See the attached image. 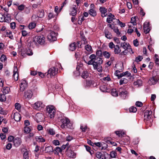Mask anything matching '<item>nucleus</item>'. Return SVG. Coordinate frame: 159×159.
<instances>
[{
  "mask_svg": "<svg viewBox=\"0 0 159 159\" xmlns=\"http://www.w3.org/2000/svg\"><path fill=\"white\" fill-rule=\"evenodd\" d=\"M13 118L16 121H20L21 119V116L20 114L17 112L14 113Z\"/></svg>",
  "mask_w": 159,
  "mask_h": 159,
  "instance_id": "nucleus-17",
  "label": "nucleus"
},
{
  "mask_svg": "<svg viewBox=\"0 0 159 159\" xmlns=\"http://www.w3.org/2000/svg\"><path fill=\"white\" fill-rule=\"evenodd\" d=\"M75 49V44L73 43L70 44L69 46V49L71 51H73Z\"/></svg>",
  "mask_w": 159,
  "mask_h": 159,
  "instance_id": "nucleus-37",
  "label": "nucleus"
},
{
  "mask_svg": "<svg viewBox=\"0 0 159 159\" xmlns=\"http://www.w3.org/2000/svg\"><path fill=\"white\" fill-rule=\"evenodd\" d=\"M36 26L34 22H31L30 23L28 26V27L30 29H32L35 27Z\"/></svg>",
  "mask_w": 159,
  "mask_h": 159,
  "instance_id": "nucleus-47",
  "label": "nucleus"
},
{
  "mask_svg": "<svg viewBox=\"0 0 159 159\" xmlns=\"http://www.w3.org/2000/svg\"><path fill=\"white\" fill-rule=\"evenodd\" d=\"M81 38L82 40L84 41V44H87L88 43L84 35L82 34H80Z\"/></svg>",
  "mask_w": 159,
  "mask_h": 159,
  "instance_id": "nucleus-50",
  "label": "nucleus"
},
{
  "mask_svg": "<svg viewBox=\"0 0 159 159\" xmlns=\"http://www.w3.org/2000/svg\"><path fill=\"white\" fill-rule=\"evenodd\" d=\"M116 156V153L113 151L111 152L110 157L111 158H115Z\"/></svg>",
  "mask_w": 159,
  "mask_h": 159,
  "instance_id": "nucleus-58",
  "label": "nucleus"
},
{
  "mask_svg": "<svg viewBox=\"0 0 159 159\" xmlns=\"http://www.w3.org/2000/svg\"><path fill=\"white\" fill-rule=\"evenodd\" d=\"M24 132L25 133L28 134L30 133L31 129L29 127L25 126L24 128Z\"/></svg>",
  "mask_w": 159,
  "mask_h": 159,
  "instance_id": "nucleus-49",
  "label": "nucleus"
},
{
  "mask_svg": "<svg viewBox=\"0 0 159 159\" xmlns=\"http://www.w3.org/2000/svg\"><path fill=\"white\" fill-rule=\"evenodd\" d=\"M104 33L105 37L108 39H111L112 37V35L111 33L107 30H104Z\"/></svg>",
  "mask_w": 159,
  "mask_h": 159,
  "instance_id": "nucleus-20",
  "label": "nucleus"
},
{
  "mask_svg": "<svg viewBox=\"0 0 159 159\" xmlns=\"http://www.w3.org/2000/svg\"><path fill=\"white\" fill-rule=\"evenodd\" d=\"M0 59L2 62L5 61L7 60L6 56L4 55H2Z\"/></svg>",
  "mask_w": 159,
  "mask_h": 159,
  "instance_id": "nucleus-57",
  "label": "nucleus"
},
{
  "mask_svg": "<svg viewBox=\"0 0 159 159\" xmlns=\"http://www.w3.org/2000/svg\"><path fill=\"white\" fill-rule=\"evenodd\" d=\"M13 143L16 146H18L21 144V141L20 138H16L14 140Z\"/></svg>",
  "mask_w": 159,
  "mask_h": 159,
  "instance_id": "nucleus-22",
  "label": "nucleus"
},
{
  "mask_svg": "<svg viewBox=\"0 0 159 159\" xmlns=\"http://www.w3.org/2000/svg\"><path fill=\"white\" fill-rule=\"evenodd\" d=\"M129 49H125V50L122 52L120 53V55H126L129 52L128 50Z\"/></svg>",
  "mask_w": 159,
  "mask_h": 159,
  "instance_id": "nucleus-62",
  "label": "nucleus"
},
{
  "mask_svg": "<svg viewBox=\"0 0 159 159\" xmlns=\"http://www.w3.org/2000/svg\"><path fill=\"white\" fill-rule=\"evenodd\" d=\"M94 63H98V64H102L103 62V60L100 57H97L94 61Z\"/></svg>",
  "mask_w": 159,
  "mask_h": 159,
  "instance_id": "nucleus-25",
  "label": "nucleus"
},
{
  "mask_svg": "<svg viewBox=\"0 0 159 159\" xmlns=\"http://www.w3.org/2000/svg\"><path fill=\"white\" fill-rule=\"evenodd\" d=\"M143 59V57L142 56H139L138 57H136L135 59V61L136 62H139V61H141L142 59Z\"/></svg>",
  "mask_w": 159,
  "mask_h": 159,
  "instance_id": "nucleus-53",
  "label": "nucleus"
},
{
  "mask_svg": "<svg viewBox=\"0 0 159 159\" xmlns=\"http://www.w3.org/2000/svg\"><path fill=\"white\" fill-rule=\"evenodd\" d=\"M5 16H3L2 14L0 13V21L2 22L5 21Z\"/></svg>",
  "mask_w": 159,
  "mask_h": 159,
  "instance_id": "nucleus-63",
  "label": "nucleus"
},
{
  "mask_svg": "<svg viewBox=\"0 0 159 159\" xmlns=\"http://www.w3.org/2000/svg\"><path fill=\"white\" fill-rule=\"evenodd\" d=\"M121 52V50L117 45L115 46L114 48V52L115 54H118Z\"/></svg>",
  "mask_w": 159,
  "mask_h": 159,
  "instance_id": "nucleus-28",
  "label": "nucleus"
},
{
  "mask_svg": "<svg viewBox=\"0 0 159 159\" xmlns=\"http://www.w3.org/2000/svg\"><path fill=\"white\" fill-rule=\"evenodd\" d=\"M7 36L9 38L11 39H13V36L12 34V32L11 31H7Z\"/></svg>",
  "mask_w": 159,
  "mask_h": 159,
  "instance_id": "nucleus-43",
  "label": "nucleus"
},
{
  "mask_svg": "<svg viewBox=\"0 0 159 159\" xmlns=\"http://www.w3.org/2000/svg\"><path fill=\"white\" fill-rule=\"evenodd\" d=\"M113 31L114 32L117 34L118 36L120 34V33L119 32V30L117 28L114 27V28L113 29Z\"/></svg>",
  "mask_w": 159,
  "mask_h": 159,
  "instance_id": "nucleus-54",
  "label": "nucleus"
},
{
  "mask_svg": "<svg viewBox=\"0 0 159 159\" xmlns=\"http://www.w3.org/2000/svg\"><path fill=\"white\" fill-rule=\"evenodd\" d=\"M94 84V81L93 80H89L87 81V84L88 86H93Z\"/></svg>",
  "mask_w": 159,
  "mask_h": 159,
  "instance_id": "nucleus-41",
  "label": "nucleus"
},
{
  "mask_svg": "<svg viewBox=\"0 0 159 159\" xmlns=\"http://www.w3.org/2000/svg\"><path fill=\"white\" fill-rule=\"evenodd\" d=\"M103 55L105 58H109L110 57V54L106 51L103 52Z\"/></svg>",
  "mask_w": 159,
  "mask_h": 159,
  "instance_id": "nucleus-40",
  "label": "nucleus"
},
{
  "mask_svg": "<svg viewBox=\"0 0 159 159\" xmlns=\"http://www.w3.org/2000/svg\"><path fill=\"white\" fill-rule=\"evenodd\" d=\"M62 152L61 148L58 147H56L53 151L54 153L57 155H58L59 152L61 153Z\"/></svg>",
  "mask_w": 159,
  "mask_h": 159,
  "instance_id": "nucleus-26",
  "label": "nucleus"
},
{
  "mask_svg": "<svg viewBox=\"0 0 159 159\" xmlns=\"http://www.w3.org/2000/svg\"><path fill=\"white\" fill-rule=\"evenodd\" d=\"M27 87V83L25 80H21L20 84V88L19 90V93H20L24 90Z\"/></svg>",
  "mask_w": 159,
  "mask_h": 159,
  "instance_id": "nucleus-8",
  "label": "nucleus"
},
{
  "mask_svg": "<svg viewBox=\"0 0 159 159\" xmlns=\"http://www.w3.org/2000/svg\"><path fill=\"white\" fill-rule=\"evenodd\" d=\"M158 80L157 77L153 76L151 77L148 81V83L150 85H152L155 84L157 82Z\"/></svg>",
  "mask_w": 159,
  "mask_h": 159,
  "instance_id": "nucleus-13",
  "label": "nucleus"
},
{
  "mask_svg": "<svg viewBox=\"0 0 159 159\" xmlns=\"http://www.w3.org/2000/svg\"><path fill=\"white\" fill-rule=\"evenodd\" d=\"M100 90L102 92H107V87L106 86L103 85H101L100 87Z\"/></svg>",
  "mask_w": 159,
  "mask_h": 159,
  "instance_id": "nucleus-38",
  "label": "nucleus"
},
{
  "mask_svg": "<svg viewBox=\"0 0 159 159\" xmlns=\"http://www.w3.org/2000/svg\"><path fill=\"white\" fill-rule=\"evenodd\" d=\"M33 41L35 44H39L42 45L44 44L45 42V39L43 35L36 36L33 38Z\"/></svg>",
  "mask_w": 159,
  "mask_h": 159,
  "instance_id": "nucleus-3",
  "label": "nucleus"
},
{
  "mask_svg": "<svg viewBox=\"0 0 159 159\" xmlns=\"http://www.w3.org/2000/svg\"><path fill=\"white\" fill-rule=\"evenodd\" d=\"M85 49L88 51H90L92 49L91 46L89 44H87L85 46Z\"/></svg>",
  "mask_w": 159,
  "mask_h": 159,
  "instance_id": "nucleus-55",
  "label": "nucleus"
},
{
  "mask_svg": "<svg viewBox=\"0 0 159 159\" xmlns=\"http://www.w3.org/2000/svg\"><path fill=\"white\" fill-rule=\"evenodd\" d=\"M152 111H146L144 113V120L146 122L147 124H149V126H151L152 125L151 123L153 121V120L152 118Z\"/></svg>",
  "mask_w": 159,
  "mask_h": 159,
  "instance_id": "nucleus-1",
  "label": "nucleus"
},
{
  "mask_svg": "<svg viewBox=\"0 0 159 159\" xmlns=\"http://www.w3.org/2000/svg\"><path fill=\"white\" fill-rule=\"evenodd\" d=\"M18 70L17 67V66H14V70H13V76L14 77V80L15 81H17L18 80V73H17V71Z\"/></svg>",
  "mask_w": 159,
  "mask_h": 159,
  "instance_id": "nucleus-16",
  "label": "nucleus"
},
{
  "mask_svg": "<svg viewBox=\"0 0 159 159\" xmlns=\"http://www.w3.org/2000/svg\"><path fill=\"white\" fill-rule=\"evenodd\" d=\"M99 10L100 11L102 15L101 16L102 17H105L106 16L107 14L105 15V14L107 12V9L104 7H100L99 8Z\"/></svg>",
  "mask_w": 159,
  "mask_h": 159,
  "instance_id": "nucleus-15",
  "label": "nucleus"
},
{
  "mask_svg": "<svg viewBox=\"0 0 159 159\" xmlns=\"http://www.w3.org/2000/svg\"><path fill=\"white\" fill-rule=\"evenodd\" d=\"M6 97L4 94H0V100L1 102H4L6 100Z\"/></svg>",
  "mask_w": 159,
  "mask_h": 159,
  "instance_id": "nucleus-44",
  "label": "nucleus"
},
{
  "mask_svg": "<svg viewBox=\"0 0 159 159\" xmlns=\"http://www.w3.org/2000/svg\"><path fill=\"white\" fill-rule=\"evenodd\" d=\"M47 115L51 118H53L55 115V110L52 106H48L46 107Z\"/></svg>",
  "mask_w": 159,
  "mask_h": 159,
  "instance_id": "nucleus-4",
  "label": "nucleus"
},
{
  "mask_svg": "<svg viewBox=\"0 0 159 159\" xmlns=\"http://www.w3.org/2000/svg\"><path fill=\"white\" fill-rule=\"evenodd\" d=\"M57 72V68L55 67H52L48 70L47 76L48 78H51L52 76L55 75Z\"/></svg>",
  "mask_w": 159,
  "mask_h": 159,
  "instance_id": "nucleus-5",
  "label": "nucleus"
},
{
  "mask_svg": "<svg viewBox=\"0 0 159 159\" xmlns=\"http://www.w3.org/2000/svg\"><path fill=\"white\" fill-rule=\"evenodd\" d=\"M119 95L123 99L125 98L127 94L126 91L123 89V88H120L119 90Z\"/></svg>",
  "mask_w": 159,
  "mask_h": 159,
  "instance_id": "nucleus-9",
  "label": "nucleus"
},
{
  "mask_svg": "<svg viewBox=\"0 0 159 159\" xmlns=\"http://www.w3.org/2000/svg\"><path fill=\"white\" fill-rule=\"evenodd\" d=\"M33 95L32 91L30 90H27L25 91L24 93V97L27 99H30Z\"/></svg>",
  "mask_w": 159,
  "mask_h": 159,
  "instance_id": "nucleus-11",
  "label": "nucleus"
},
{
  "mask_svg": "<svg viewBox=\"0 0 159 159\" xmlns=\"http://www.w3.org/2000/svg\"><path fill=\"white\" fill-rule=\"evenodd\" d=\"M28 152L27 151L24 152L23 154V159H29Z\"/></svg>",
  "mask_w": 159,
  "mask_h": 159,
  "instance_id": "nucleus-52",
  "label": "nucleus"
},
{
  "mask_svg": "<svg viewBox=\"0 0 159 159\" xmlns=\"http://www.w3.org/2000/svg\"><path fill=\"white\" fill-rule=\"evenodd\" d=\"M108 17L107 19V21L109 23H110L112 21L113 19H115L114 17L115 16L111 13H110L108 15Z\"/></svg>",
  "mask_w": 159,
  "mask_h": 159,
  "instance_id": "nucleus-21",
  "label": "nucleus"
},
{
  "mask_svg": "<svg viewBox=\"0 0 159 159\" xmlns=\"http://www.w3.org/2000/svg\"><path fill=\"white\" fill-rule=\"evenodd\" d=\"M73 139V137L69 135H68L66 137V140L68 141H70Z\"/></svg>",
  "mask_w": 159,
  "mask_h": 159,
  "instance_id": "nucleus-64",
  "label": "nucleus"
},
{
  "mask_svg": "<svg viewBox=\"0 0 159 159\" xmlns=\"http://www.w3.org/2000/svg\"><path fill=\"white\" fill-rule=\"evenodd\" d=\"M80 129H81V131L82 132H85L88 129V126L87 125H86L84 126L83 125H81Z\"/></svg>",
  "mask_w": 159,
  "mask_h": 159,
  "instance_id": "nucleus-39",
  "label": "nucleus"
},
{
  "mask_svg": "<svg viewBox=\"0 0 159 159\" xmlns=\"http://www.w3.org/2000/svg\"><path fill=\"white\" fill-rule=\"evenodd\" d=\"M103 53L101 50H98L96 52V55L98 57H102V56Z\"/></svg>",
  "mask_w": 159,
  "mask_h": 159,
  "instance_id": "nucleus-51",
  "label": "nucleus"
},
{
  "mask_svg": "<svg viewBox=\"0 0 159 159\" xmlns=\"http://www.w3.org/2000/svg\"><path fill=\"white\" fill-rule=\"evenodd\" d=\"M60 122L61 123V127L64 129L66 127L71 128L72 124L70 123L69 119L66 117H64L60 120Z\"/></svg>",
  "mask_w": 159,
  "mask_h": 159,
  "instance_id": "nucleus-2",
  "label": "nucleus"
},
{
  "mask_svg": "<svg viewBox=\"0 0 159 159\" xmlns=\"http://www.w3.org/2000/svg\"><path fill=\"white\" fill-rule=\"evenodd\" d=\"M128 82V80L125 78H121L120 81V84L121 85L123 84H125Z\"/></svg>",
  "mask_w": 159,
  "mask_h": 159,
  "instance_id": "nucleus-33",
  "label": "nucleus"
},
{
  "mask_svg": "<svg viewBox=\"0 0 159 159\" xmlns=\"http://www.w3.org/2000/svg\"><path fill=\"white\" fill-rule=\"evenodd\" d=\"M111 95L114 96L116 97L118 96V93L116 89H113L111 91Z\"/></svg>",
  "mask_w": 159,
  "mask_h": 159,
  "instance_id": "nucleus-36",
  "label": "nucleus"
},
{
  "mask_svg": "<svg viewBox=\"0 0 159 159\" xmlns=\"http://www.w3.org/2000/svg\"><path fill=\"white\" fill-rule=\"evenodd\" d=\"M96 55H95L94 54H92L90 56L89 58L90 59V60H92L93 61H94V60H95V59H96Z\"/></svg>",
  "mask_w": 159,
  "mask_h": 159,
  "instance_id": "nucleus-56",
  "label": "nucleus"
},
{
  "mask_svg": "<svg viewBox=\"0 0 159 159\" xmlns=\"http://www.w3.org/2000/svg\"><path fill=\"white\" fill-rule=\"evenodd\" d=\"M10 91V88L9 87H5L3 88L2 92L3 93L5 94H7L9 93Z\"/></svg>",
  "mask_w": 159,
  "mask_h": 159,
  "instance_id": "nucleus-32",
  "label": "nucleus"
},
{
  "mask_svg": "<svg viewBox=\"0 0 159 159\" xmlns=\"http://www.w3.org/2000/svg\"><path fill=\"white\" fill-rule=\"evenodd\" d=\"M129 110L130 112H135L137 110V108L135 107H131L129 109Z\"/></svg>",
  "mask_w": 159,
  "mask_h": 159,
  "instance_id": "nucleus-45",
  "label": "nucleus"
},
{
  "mask_svg": "<svg viewBox=\"0 0 159 159\" xmlns=\"http://www.w3.org/2000/svg\"><path fill=\"white\" fill-rule=\"evenodd\" d=\"M48 132L51 135H53L55 134V131L53 129H48Z\"/></svg>",
  "mask_w": 159,
  "mask_h": 159,
  "instance_id": "nucleus-59",
  "label": "nucleus"
},
{
  "mask_svg": "<svg viewBox=\"0 0 159 159\" xmlns=\"http://www.w3.org/2000/svg\"><path fill=\"white\" fill-rule=\"evenodd\" d=\"M143 29L144 33L147 34L149 33L150 29V24L149 22H145L143 24Z\"/></svg>",
  "mask_w": 159,
  "mask_h": 159,
  "instance_id": "nucleus-10",
  "label": "nucleus"
},
{
  "mask_svg": "<svg viewBox=\"0 0 159 159\" xmlns=\"http://www.w3.org/2000/svg\"><path fill=\"white\" fill-rule=\"evenodd\" d=\"M115 133L119 137L122 136L124 134V133H122L120 131H115Z\"/></svg>",
  "mask_w": 159,
  "mask_h": 159,
  "instance_id": "nucleus-60",
  "label": "nucleus"
},
{
  "mask_svg": "<svg viewBox=\"0 0 159 159\" xmlns=\"http://www.w3.org/2000/svg\"><path fill=\"white\" fill-rule=\"evenodd\" d=\"M44 151L46 153H52L53 152L54 150L53 149L52 147L51 146H50L45 148L44 149Z\"/></svg>",
  "mask_w": 159,
  "mask_h": 159,
  "instance_id": "nucleus-19",
  "label": "nucleus"
},
{
  "mask_svg": "<svg viewBox=\"0 0 159 159\" xmlns=\"http://www.w3.org/2000/svg\"><path fill=\"white\" fill-rule=\"evenodd\" d=\"M120 46L125 49H130L132 51V49L130 48V46L128 43H127L125 42L121 43Z\"/></svg>",
  "mask_w": 159,
  "mask_h": 159,
  "instance_id": "nucleus-18",
  "label": "nucleus"
},
{
  "mask_svg": "<svg viewBox=\"0 0 159 159\" xmlns=\"http://www.w3.org/2000/svg\"><path fill=\"white\" fill-rule=\"evenodd\" d=\"M44 107V105L43 103L40 101L36 102L34 105V108L35 109H39L40 108H43Z\"/></svg>",
  "mask_w": 159,
  "mask_h": 159,
  "instance_id": "nucleus-12",
  "label": "nucleus"
},
{
  "mask_svg": "<svg viewBox=\"0 0 159 159\" xmlns=\"http://www.w3.org/2000/svg\"><path fill=\"white\" fill-rule=\"evenodd\" d=\"M136 18L135 16L132 17L131 19V23L133 25H136Z\"/></svg>",
  "mask_w": 159,
  "mask_h": 159,
  "instance_id": "nucleus-42",
  "label": "nucleus"
},
{
  "mask_svg": "<svg viewBox=\"0 0 159 159\" xmlns=\"http://www.w3.org/2000/svg\"><path fill=\"white\" fill-rule=\"evenodd\" d=\"M38 17L39 18H42L44 16V11L43 10L41 9L38 11Z\"/></svg>",
  "mask_w": 159,
  "mask_h": 159,
  "instance_id": "nucleus-34",
  "label": "nucleus"
},
{
  "mask_svg": "<svg viewBox=\"0 0 159 159\" xmlns=\"http://www.w3.org/2000/svg\"><path fill=\"white\" fill-rule=\"evenodd\" d=\"M102 64H98V63H94L93 65V68L94 70H97L99 72H101L102 70Z\"/></svg>",
  "mask_w": 159,
  "mask_h": 159,
  "instance_id": "nucleus-14",
  "label": "nucleus"
},
{
  "mask_svg": "<svg viewBox=\"0 0 159 159\" xmlns=\"http://www.w3.org/2000/svg\"><path fill=\"white\" fill-rule=\"evenodd\" d=\"M25 53L28 56H31L33 54L32 50L29 48L26 50Z\"/></svg>",
  "mask_w": 159,
  "mask_h": 159,
  "instance_id": "nucleus-48",
  "label": "nucleus"
},
{
  "mask_svg": "<svg viewBox=\"0 0 159 159\" xmlns=\"http://www.w3.org/2000/svg\"><path fill=\"white\" fill-rule=\"evenodd\" d=\"M85 19L84 18V16L82 15H80L79 17V20L78 21V24L80 25H81L83 21Z\"/></svg>",
  "mask_w": 159,
  "mask_h": 159,
  "instance_id": "nucleus-31",
  "label": "nucleus"
},
{
  "mask_svg": "<svg viewBox=\"0 0 159 159\" xmlns=\"http://www.w3.org/2000/svg\"><path fill=\"white\" fill-rule=\"evenodd\" d=\"M89 14L92 16H95L96 15V12L94 9H90L89 11Z\"/></svg>",
  "mask_w": 159,
  "mask_h": 159,
  "instance_id": "nucleus-27",
  "label": "nucleus"
},
{
  "mask_svg": "<svg viewBox=\"0 0 159 159\" xmlns=\"http://www.w3.org/2000/svg\"><path fill=\"white\" fill-rule=\"evenodd\" d=\"M35 139L37 141L39 142H43L45 141V139L41 136H36Z\"/></svg>",
  "mask_w": 159,
  "mask_h": 159,
  "instance_id": "nucleus-30",
  "label": "nucleus"
},
{
  "mask_svg": "<svg viewBox=\"0 0 159 159\" xmlns=\"http://www.w3.org/2000/svg\"><path fill=\"white\" fill-rule=\"evenodd\" d=\"M89 74L87 71H84L81 75V77L84 79H86L88 77Z\"/></svg>",
  "mask_w": 159,
  "mask_h": 159,
  "instance_id": "nucleus-29",
  "label": "nucleus"
},
{
  "mask_svg": "<svg viewBox=\"0 0 159 159\" xmlns=\"http://www.w3.org/2000/svg\"><path fill=\"white\" fill-rule=\"evenodd\" d=\"M57 35V33L52 30H50L49 34L48 36V39L51 42L56 40V36Z\"/></svg>",
  "mask_w": 159,
  "mask_h": 159,
  "instance_id": "nucleus-6",
  "label": "nucleus"
},
{
  "mask_svg": "<svg viewBox=\"0 0 159 159\" xmlns=\"http://www.w3.org/2000/svg\"><path fill=\"white\" fill-rule=\"evenodd\" d=\"M15 108L17 110H19L20 108V104L18 103H16L15 104Z\"/></svg>",
  "mask_w": 159,
  "mask_h": 159,
  "instance_id": "nucleus-61",
  "label": "nucleus"
},
{
  "mask_svg": "<svg viewBox=\"0 0 159 159\" xmlns=\"http://www.w3.org/2000/svg\"><path fill=\"white\" fill-rule=\"evenodd\" d=\"M143 81L140 79H138L137 80L135 81L134 83V85L135 86H138V87L141 86L142 85Z\"/></svg>",
  "mask_w": 159,
  "mask_h": 159,
  "instance_id": "nucleus-23",
  "label": "nucleus"
},
{
  "mask_svg": "<svg viewBox=\"0 0 159 159\" xmlns=\"http://www.w3.org/2000/svg\"><path fill=\"white\" fill-rule=\"evenodd\" d=\"M7 17H5V22L9 23L11 21V16L8 14L6 15Z\"/></svg>",
  "mask_w": 159,
  "mask_h": 159,
  "instance_id": "nucleus-35",
  "label": "nucleus"
},
{
  "mask_svg": "<svg viewBox=\"0 0 159 159\" xmlns=\"http://www.w3.org/2000/svg\"><path fill=\"white\" fill-rule=\"evenodd\" d=\"M77 14V10L76 6L73 7L71 9V12L70 14L73 16H75Z\"/></svg>",
  "mask_w": 159,
  "mask_h": 159,
  "instance_id": "nucleus-24",
  "label": "nucleus"
},
{
  "mask_svg": "<svg viewBox=\"0 0 159 159\" xmlns=\"http://www.w3.org/2000/svg\"><path fill=\"white\" fill-rule=\"evenodd\" d=\"M96 156L98 158H101L103 157V155L102 152H98L96 153Z\"/></svg>",
  "mask_w": 159,
  "mask_h": 159,
  "instance_id": "nucleus-46",
  "label": "nucleus"
},
{
  "mask_svg": "<svg viewBox=\"0 0 159 159\" xmlns=\"http://www.w3.org/2000/svg\"><path fill=\"white\" fill-rule=\"evenodd\" d=\"M66 155L69 157L74 158L75 157V153L69 148V147L67 146L66 148Z\"/></svg>",
  "mask_w": 159,
  "mask_h": 159,
  "instance_id": "nucleus-7",
  "label": "nucleus"
}]
</instances>
